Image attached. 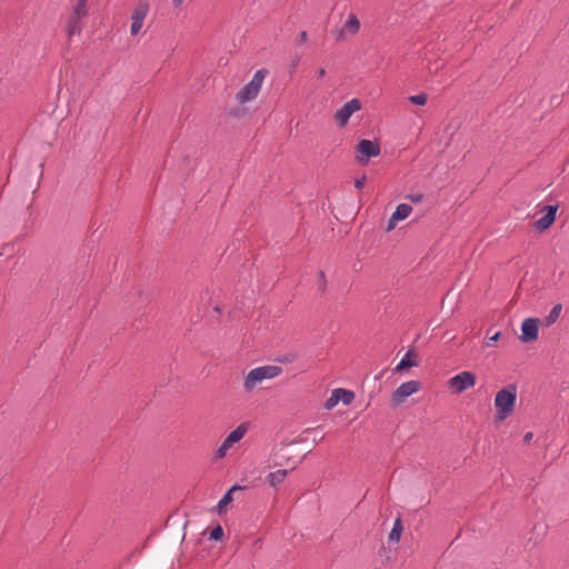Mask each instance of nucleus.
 <instances>
[{
	"instance_id": "nucleus-1",
	"label": "nucleus",
	"mask_w": 569,
	"mask_h": 569,
	"mask_svg": "<svg viewBox=\"0 0 569 569\" xmlns=\"http://www.w3.org/2000/svg\"><path fill=\"white\" fill-rule=\"evenodd\" d=\"M517 401V386L510 383L499 390L495 397L498 420L502 421L511 415Z\"/></svg>"
},
{
	"instance_id": "nucleus-2",
	"label": "nucleus",
	"mask_w": 569,
	"mask_h": 569,
	"mask_svg": "<svg viewBox=\"0 0 569 569\" xmlns=\"http://www.w3.org/2000/svg\"><path fill=\"white\" fill-rule=\"evenodd\" d=\"M282 368L279 366H261L257 367L248 372L243 381V388L246 391H252L259 382L266 379H272L281 375Z\"/></svg>"
},
{
	"instance_id": "nucleus-3",
	"label": "nucleus",
	"mask_w": 569,
	"mask_h": 569,
	"mask_svg": "<svg viewBox=\"0 0 569 569\" xmlns=\"http://www.w3.org/2000/svg\"><path fill=\"white\" fill-rule=\"evenodd\" d=\"M266 69H259L254 72L252 79L237 93V101L246 103L257 98L260 92L262 82L267 76Z\"/></svg>"
},
{
	"instance_id": "nucleus-4",
	"label": "nucleus",
	"mask_w": 569,
	"mask_h": 569,
	"mask_svg": "<svg viewBox=\"0 0 569 569\" xmlns=\"http://www.w3.org/2000/svg\"><path fill=\"white\" fill-rule=\"evenodd\" d=\"M477 382L476 375L471 371H461L449 379L448 387L457 395L475 387Z\"/></svg>"
},
{
	"instance_id": "nucleus-5",
	"label": "nucleus",
	"mask_w": 569,
	"mask_h": 569,
	"mask_svg": "<svg viewBox=\"0 0 569 569\" xmlns=\"http://www.w3.org/2000/svg\"><path fill=\"white\" fill-rule=\"evenodd\" d=\"M356 159L359 163H368L370 158L377 157L380 154V146L378 142L362 139L356 146Z\"/></svg>"
},
{
	"instance_id": "nucleus-6",
	"label": "nucleus",
	"mask_w": 569,
	"mask_h": 569,
	"mask_svg": "<svg viewBox=\"0 0 569 569\" xmlns=\"http://www.w3.org/2000/svg\"><path fill=\"white\" fill-rule=\"evenodd\" d=\"M149 12V3L146 0H140L131 12V26H130V34L137 36L142 27L143 21Z\"/></svg>"
},
{
	"instance_id": "nucleus-7",
	"label": "nucleus",
	"mask_w": 569,
	"mask_h": 569,
	"mask_svg": "<svg viewBox=\"0 0 569 569\" xmlns=\"http://www.w3.org/2000/svg\"><path fill=\"white\" fill-rule=\"evenodd\" d=\"M361 109V102L359 99L353 98L346 102L340 109L337 110L335 119L340 127H345L350 117L358 110Z\"/></svg>"
},
{
	"instance_id": "nucleus-8",
	"label": "nucleus",
	"mask_w": 569,
	"mask_h": 569,
	"mask_svg": "<svg viewBox=\"0 0 569 569\" xmlns=\"http://www.w3.org/2000/svg\"><path fill=\"white\" fill-rule=\"evenodd\" d=\"M421 383L417 380H410L401 383L392 393V401L395 403L402 402L406 398L419 391Z\"/></svg>"
},
{
	"instance_id": "nucleus-9",
	"label": "nucleus",
	"mask_w": 569,
	"mask_h": 569,
	"mask_svg": "<svg viewBox=\"0 0 569 569\" xmlns=\"http://www.w3.org/2000/svg\"><path fill=\"white\" fill-rule=\"evenodd\" d=\"M539 327L536 318H527L521 325L520 340L522 342H530L538 338Z\"/></svg>"
},
{
	"instance_id": "nucleus-10",
	"label": "nucleus",
	"mask_w": 569,
	"mask_h": 569,
	"mask_svg": "<svg viewBox=\"0 0 569 569\" xmlns=\"http://www.w3.org/2000/svg\"><path fill=\"white\" fill-rule=\"evenodd\" d=\"M557 209V206H546L543 208L545 214L533 223L535 229L540 232L548 229L555 222Z\"/></svg>"
},
{
	"instance_id": "nucleus-11",
	"label": "nucleus",
	"mask_w": 569,
	"mask_h": 569,
	"mask_svg": "<svg viewBox=\"0 0 569 569\" xmlns=\"http://www.w3.org/2000/svg\"><path fill=\"white\" fill-rule=\"evenodd\" d=\"M411 212H412V207L410 204H408V203L398 204L396 210L393 211V213L391 214V217L388 220L387 230L388 231L392 230L396 227L397 222L408 218Z\"/></svg>"
},
{
	"instance_id": "nucleus-12",
	"label": "nucleus",
	"mask_w": 569,
	"mask_h": 569,
	"mask_svg": "<svg viewBox=\"0 0 569 569\" xmlns=\"http://www.w3.org/2000/svg\"><path fill=\"white\" fill-rule=\"evenodd\" d=\"M360 30V21L355 13H349L341 29V33L355 36Z\"/></svg>"
},
{
	"instance_id": "nucleus-13",
	"label": "nucleus",
	"mask_w": 569,
	"mask_h": 569,
	"mask_svg": "<svg viewBox=\"0 0 569 569\" xmlns=\"http://www.w3.org/2000/svg\"><path fill=\"white\" fill-rule=\"evenodd\" d=\"M249 429V426L247 422H242L240 423L236 429H233L227 437H226V441L228 445H230L231 447L240 441L244 435L247 433Z\"/></svg>"
},
{
	"instance_id": "nucleus-14",
	"label": "nucleus",
	"mask_w": 569,
	"mask_h": 569,
	"mask_svg": "<svg viewBox=\"0 0 569 569\" xmlns=\"http://www.w3.org/2000/svg\"><path fill=\"white\" fill-rule=\"evenodd\" d=\"M242 487L238 486V485H234L232 486L223 496L222 498L218 501V505H217V511L219 513H221L223 511V509L232 501V492L236 491V490H241Z\"/></svg>"
},
{
	"instance_id": "nucleus-15",
	"label": "nucleus",
	"mask_w": 569,
	"mask_h": 569,
	"mask_svg": "<svg viewBox=\"0 0 569 569\" xmlns=\"http://www.w3.org/2000/svg\"><path fill=\"white\" fill-rule=\"evenodd\" d=\"M287 475H288V470L278 469L276 471L270 472L267 476V481L271 487H276L286 479Z\"/></svg>"
},
{
	"instance_id": "nucleus-16",
	"label": "nucleus",
	"mask_w": 569,
	"mask_h": 569,
	"mask_svg": "<svg viewBox=\"0 0 569 569\" xmlns=\"http://www.w3.org/2000/svg\"><path fill=\"white\" fill-rule=\"evenodd\" d=\"M403 530L402 521L400 518H397L393 522L392 529L389 533V542L398 543Z\"/></svg>"
},
{
	"instance_id": "nucleus-17",
	"label": "nucleus",
	"mask_w": 569,
	"mask_h": 569,
	"mask_svg": "<svg viewBox=\"0 0 569 569\" xmlns=\"http://www.w3.org/2000/svg\"><path fill=\"white\" fill-rule=\"evenodd\" d=\"M88 0H78V3L72 10L71 17L82 19L87 17L88 14V8H87Z\"/></svg>"
},
{
	"instance_id": "nucleus-18",
	"label": "nucleus",
	"mask_w": 569,
	"mask_h": 569,
	"mask_svg": "<svg viewBox=\"0 0 569 569\" xmlns=\"http://www.w3.org/2000/svg\"><path fill=\"white\" fill-rule=\"evenodd\" d=\"M79 18L71 17L69 18L67 32L70 37L79 34L81 32V23Z\"/></svg>"
},
{
	"instance_id": "nucleus-19",
	"label": "nucleus",
	"mask_w": 569,
	"mask_h": 569,
	"mask_svg": "<svg viewBox=\"0 0 569 569\" xmlns=\"http://www.w3.org/2000/svg\"><path fill=\"white\" fill-rule=\"evenodd\" d=\"M335 392L338 393V396L340 397V401L343 403V405H350L353 399H355V393L350 390H347V389H342V388H338V389H335Z\"/></svg>"
},
{
	"instance_id": "nucleus-20",
	"label": "nucleus",
	"mask_w": 569,
	"mask_h": 569,
	"mask_svg": "<svg viewBox=\"0 0 569 569\" xmlns=\"http://www.w3.org/2000/svg\"><path fill=\"white\" fill-rule=\"evenodd\" d=\"M416 366H417V362L410 359V351H408L402 357L400 362L396 366L395 371H401L406 368H411V367H416Z\"/></svg>"
},
{
	"instance_id": "nucleus-21",
	"label": "nucleus",
	"mask_w": 569,
	"mask_h": 569,
	"mask_svg": "<svg viewBox=\"0 0 569 569\" xmlns=\"http://www.w3.org/2000/svg\"><path fill=\"white\" fill-rule=\"evenodd\" d=\"M562 306L560 303L555 305L547 316L548 323H553L559 318Z\"/></svg>"
},
{
	"instance_id": "nucleus-22",
	"label": "nucleus",
	"mask_w": 569,
	"mask_h": 569,
	"mask_svg": "<svg viewBox=\"0 0 569 569\" xmlns=\"http://www.w3.org/2000/svg\"><path fill=\"white\" fill-rule=\"evenodd\" d=\"M408 99L411 103L417 104V106H425L428 101V97L426 93L410 96Z\"/></svg>"
},
{
	"instance_id": "nucleus-23",
	"label": "nucleus",
	"mask_w": 569,
	"mask_h": 569,
	"mask_svg": "<svg viewBox=\"0 0 569 569\" xmlns=\"http://www.w3.org/2000/svg\"><path fill=\"white\" fill-rule=\"evenodd\" d=\"M340 401V397L338 396L337 392H335V390L332 391L331 396L326 400L325 402V408L330 410L332 409L333 407H336Z\"/></svg>"
},
{
	"instance_id": "nucleus-24",
	"label": "nucleus",
	"mask_w": 569,
	"mask_h": 569,
	"mask_svg": "<svg viewBox=\"0 0 569 569\" xmlns=\"http://www.w3.org/2000/svg\"><path fill=\"white\" fill-rule=\"evenodd\" d=\"M209 538L211 540H214V541H219L223 538V529L221 526H217L214 527L211 531H210V536Z\"/></svg>"
},
{
	"instance_id": "nucleus-25",
	"label": "nucleus",
	"mask_w": 569,
	"mask_h": 569,
	"mask_svg": "<svg viewBox=\"0 0 569 569\" xmlns=\"http://www.w3.org/2000/svg\"><path fill=\"white\" fill-rule=\"evenodd\" d=\"M231 448L230 445L227 443L226 440L222 441L221 446L218 448L217 455L219 457H223L226 452Z\"/></svg>"
},
{
	"instance_id": "nucleus-26",
	"label": "nucleus",
	"mask_w": 569,
	"mask_h": 569,
	"mask_svg": "<svg viewBox=\"0 0 569 569\" xmlns=\"http://www.w3.org/2000/svg\"><path fill=\"white\" fill-rule=\"evenodd\" d=\"M407 199H409L410 201H412L413 203H419L422 201L423 199V194L422 193H413V194H408L407 196Z\"/></svg>"
},
{
	"instance_id": "nucleus-27",
	"label": "nucleus",
	"mask_w": 569,
	"mask_h": 569,
	"mask_svg": "<svg viewBox=\"0 0 569 569\" xmlns=\"http://www.w3.org/2000/svg\"><path fill=\"white\" fill-rule=\"evenodd\" d=\"M499 337H500V332H496L493 336L489 337L486 342L487 347H491L495 342H497Z\"/></svg>"
},
{
	"instance_id": "nucleus-28",
	"label": "nucleus",
	"mask_w": 569,
	"mask_h": 569,
	"mask_svg": "<svg viewBox=\"0 0 569 569\" xmlns=\"http://www.w3.org/2000/svg\"><path fill=\"white\" fill-rule=\"evenodd\" d=\"M365 183H366V176L363 174V176H361L360 178H357V179H356V181H355V187H356L357 189H361V188H363Z\"/></svg>"
},
{
	"instance_id": "nucleus-29",
	"label": "nucleus",
	"mask_w": 569,
	"mask_h": 569,
	"mask_svg": "<svg viewBox=\"0 0 569 569\" xmlns=\"http://www.w3.org/2000/svg\"><path fill=\"white\" fill-rule=\"evenodd\" d=\"M292 360H293V357L289 356V355H284V356L278 358L279 362H291Z\"/></svg>"
},
{
	"instance_id": "nucleus-30",
	"label": "nucleus",
	"mask_w": 569,
	"mask_h": 569,
	"mask_svg": "<svg viewBox=\"0 0 569 569\" xmlns=\"http://www.w3.org/2000/svg\"><path fill=\"white\" fill-rule=\"evenodd\" d=\"M308 39V33L306 31H301L299 34V40L301 43H305Z\"/></svg>"
},
{
	"instance_id": "nucleus-31",
	"label": "nucleus",
	"mask_w": 569,
	"mask_h": 569,
	"mask_svg": "<svg viewBox=\"0 0 569 569\" xmlns=\"http://www.w3.org/2000/svg\"><path fill=\"white\" fill-rule=\"evenodd\" d=\"M533 435L532 432H527L523 437V442L529 443L532 439Z\"/></svg>"
},
{
	"instance_id": "nucleus-32",
	"label": "nucleus",
	"mask_w": 569,
	"mask_h": 569,
	"mask_svg": "<svg viewBox=\"0 0 569 569\" xmlns=\"http://www.w3.org/2000/svg\"><path fill=\"white\" fill-rule=\"evenodd\" d=\"M318 276H319V280H320V282H321L322 284H325V283H326L325 272H323V271H320Z\"/></svg>"
},
{
	"instance_id": "nucleus-33",
	"label": "nucleus",
	"mask_w": 569,
	"mask_h": 569,
	"mask_svg": "<svg viewBox=\"0 0 569 569\" xmlns=\"http://www.w3.org/2000/svg\"><path fill=\"white\" fill-rule=\"evenodd\" d=\"M171 1H172V4L174 8H179L183 2V0H171Z\"/></svg>"
},
{
	"instance_id": "nucleus-34",
	"label": "nucleus",
	"mask_w": 569,
	"mask_h": 569,
	"mask_svg": "<svg viewBox=\"0 0 569 569\" xmlns=\"http://www.w3.org/2000/svg\"><path fill=\"white\" fill-rule=\"evenodd\" d=\"M317 76H318V78H323V77L326 76V70H325V69H322V68H321V69H319V70L317 71Z\"/></svg>"
}]
</instances>
